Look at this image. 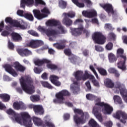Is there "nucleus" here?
<instances>
[{
  "instance_id": "38",
  "label": "nucleus",
  "mask_w": 127,
  "mask_h": 127,
  "mask_svg": "<svg viewBox=\"0 0 127 127\" xmlns=\"http://www.w3.org/2000/svg\"><path fill=\"white\" fill-rule=\"evenodd\" d=\"M23 16L25 18H26L27 19H28V20H30V21H33L34 19L33 15L30 13H26L24 14Z\"/></svg>"
},
{
  "instance_id": "6",
  "label": "nucleus",
  "mask_w": 127,
  "mask_h": 127,
  "mask_svg": "<svg viewBox=\"0 0 127 127\" xmlns=\"http://www.w3.org/2000/svg\"><path fill=\"white\" fill-rule=\"evenodd\" d=\"M92 39L97 44H104L106 42V37L99 32H96L93 34Z\"/></svg>"
},
{
  "instance_id": "49",
  "label": "nucleus",
  "mask_w": 127,
  "mask_h": 127,
  "mask_svg": "<svg viewBox=\"0 0 127 127\" xmlns=\"http://www.w3.org/2000/svg\"><path fill=\"white\" fill-rule=\"evenodd\" d=\"M55 127V126H54V124H52V123H50L49 122L46 121L44 123V126L43 127Z\"/></svg>"
},
{
  "instance_id": "64",
  "label": "nucleus",
  "mask_w": 127,
  "mask_h": 127,
  "mask_svg": "<svg viewBox=\"0 0 127 127\" xmlns=\"http://www.w3.org/2000/svg\"><path fill=\"white\" fill-rule=\"evenodd\" d=\"M41 77L44 80H47V79H48V77L47 76V73L46 72H44V73H43L41 75Z\"/></svg>"
},
{
  "instance_id": "63",
  "label": "nucleus",
  "mask_w": 127,
  "mask_h": 127,
  "mask_svg": "<svg viewBox=\"0 0 127 127\" xmlns=\"http://www.w3.org/2000/svg\"><path fill=\"white\" fill-rule=\"evenodd\" d=\"M2 36H8L9 35V32L7 31H4L1 33Z\"/></svg>"
},
{
  "instance_id": "27",
  "label": "nucleus",
  "mask_w": 127,
  "mask_h": 127,
  "mask_svg": "<svg viewBox=\"0 0 127 127\" xmlns=\"http://www.w3.org/2000/svg\"><path fill=\"white\" fill-rule=\"evenodd\" d=\"M62 22L66 26H71L73 24V21L65 16H64Z\"/></svg>"
},
{
  "instance_id": "37",
  "label": "nucleus",
  "mask_w": 127,
  "mask_h": 127,
  "mask_svg": "<svg viewBox=\"0 0 127 127\" xmlns=\"http://www.w3.org/2000/svg\"><path fill=\"white\" fill-rule=\"evenodd\" d=\"M89 126L91 127H101V126L99 125V124L97 123V122L94 119L90 120L89 122Z\"/></svg>"
},
{
  "instance_id": "41",
  "label": "nucleus",
  "mask_w": 127,
  "mask_h": 127,
  "mask_svg": "<svg viewBox=\"0 0 127 127\" xmlns=\"http://www.w3.org/2000/svg\"><path fill=\"white\" fill-rule=\"evenodd\" d=\"M30 100L34 103L35 102H38V101L40 100V96L38 95H32L30 97Z\"/></svg>"
},
{
  "instance_id": "35",
  "label": "nucleus",
  "mask_w": 127,
  "mask_h": 127,
  "mask_svg": "<svg viewBox=\"0 0 127 127\" xmlns=\"http://www.w3.org/2000/svg\"><path fill=\"white\" fill-rule=\"evenodd\" d=\"M47 66L49 69H51V70H54V71L56 70H60V67L54 64H48Z\"/></svg>"
},
{
  "instance_id": "5",
  "label": "nucleus",
  "mask_w": 127,
  "mask_h": 127,
  "mask_svg": "<svg viewBox=\"0 0 127 127\" xmlns=\"http://www.w3.org/2000/svg\"><path fill=\"white\" fill-rule=\"evenodd\" d=\"M71 94L67 90H63L56 94V98L53 100L55 104H64V97H69Z\"/></svg>"
},
{
  "instance_id": "40",
  "label": "nucleus",
  "mask_w": 127,
  "mask_h": 127,
  "mask_svg": "<svg viewBox=\"0 0 127 127\" xmlns=\"http://www.w3.org/2000/svg\"><path fill=\"white\" fill-rule=\"evenodd\" d=\"M113 99L115 104H122V103H123L122 98L118 95H115L113 97Z\"/></svg>"
},
{
  "instance_id": "10",
  "label": "nucleus",
  "mask_w": 127,
  "mask_h": 127,
  "mask_svg": "<svg viewBox=\"0 0 127 127\" xmlns=\"http://www.w3.org/2000/svg\"><path fill=\"white\" fill-rule=\"evenodd\" d=\"M44 43L43 41L39 40H32L27 44V46L28 47H30L33 49H36V48H38V47H40V46H42Z\"/></svg>"
},
{
  "instance_id": "15",
  "label": "nucleus",
  "mask_w": 127,
  "mask_h": 127,
  "mask_svg": "<svg viewBox=\"0 0 127 127\" xmlns=\"http://www.w3.org/2000/svg\"><path fill=\"white\" fill-rule=\"evenodd\" d=\"M50 80L53 85L56 87H60L61 86V82L59 80V77L55 75H51L50 76Z\"/></svg>"
},
{
  "instance_id": "11",
  "label": "nucleus",
  "mask_w": 127,
  "mask_h": 127,
  "mask_svg": "<svg viewBox=\"0 0 127 127\" xmlns=\"http://www.w3.org/2000/svg\"><path fill=\"white\" fill-rule=\"evenodd\" d=\"M5 22H6V23H9L11 25L13 24L15 27H19V28H20V29H25L26 28L25 26H24V25L20 24V23H19V22L13 20L12 18L9 17H7L5 19Z\"/></svg>"
},
{
  "instance_id": "14",
  "label": "nucleus",
  "mask_w": 127,
  "mask_h": 127,
  "mask_svg": "<svg viewBox=\"0 0 127 127\" xmlns=\"http://www.w3.org/2000/svg\"><path fill=\"white\" fill-rule=\"evenodd\" d=\"M3 68H4L6 72L9 73V74H11L13 77L17 76V73L12 68V66L11 64H5L3 65Z\"/></svg>"
},
{
  "instance_id": "50",
  "label": "nucleus",
  "mask_w": 127,
  "mask_h": 127,
  "mask_svg": "<svg viewBox=\"0 0 127 127\" xmlns=\"http://www.w3.org/2000/svg\"><path fill=\"white\" fill-rule=\"evenodd\" d=\"M42 71H43V69L41 67H35L34 68V71L36 74H40Z\"/></svg>"
},
{
  "instance_id": "23",
  "label": "nucleus",
  "mask_w": 127,
  "mask_h": 127,
  "mask_svg": "<svg viewBox=\"0 0 127 127\" xmlns=\"http://www.w3.org/2000/svg\"><path fill=\"white\" fill-rule=\"evenodd\" d=\"M33 122L37 127H43L44 126V122L42 121L40 118L34 117L33 118Z\"/></svg>"
},
{
  "instance_id": "21",
  "label": "nucleus",
  "mask_w": 127,
  "mask_h": 127,
  "mask_svg": "<svg viewBox=\"0 0 127 127\" xmlns=\"http://www.w3.org/2000/svg\"><path fill=\"white\" fill-rule=\"evenodd\" d=\"M11 39L13 41L15 42H19V41H21L22 40V37L21 36L15 32H13L11 34Z\"/></svg>"
},
{
  "instance_id": "61",
  "label": "nucleus",
  "mask_w": 127,
  "mask_h": 127,
  "mask_svg": "<svg viewBox=\"0 0 127 127\" xmlns=\"http://www.w3.org/2000/svg\"><path fill=\"white\" fill-rule=\"evenodd\" d=\"M71 1L75 4V5H77V6H78V7H80V3L79 2V0H71Z\"/></svg>"
},
{
  "instance_id": "46",
  "label": "nucleus",
  "mask_w": 127,
  "mask_h": 127,
  "mask_svg": "<svg viewBox=\"0 0 127 127\" xmlns=\"http://www.w3.org/2000/svg\"><path fill=\"white\" fill-rule=\"evenodd\" d=\"M42 85L43 87L47 88L48 89H53V86L51 84H49L48 82L44 81L42 82Z\"/></svg>"
},
{
  "instance_id": "29",
  "label": "nucleus",
  "mask_w": 127,
  "mask_h": 127,
  "mask_svg": "<svg viewBox=\"0 0 127 127\" xmlns=\"http://www.w3.org/2000/svg\"><path fill=\"white\" fill-rule=\"evenodd\" d=\"M34 63L37 66H42L45 63H50V61L47 59H43L42 60H38L35 61Z\"/></svg>"
},
{
  "instance_id": "9",
  "label": "nucleus",
  "mask_w": 127,
  "mask_h": 127,
  "mask_svg": "<svg viewBox=\"0 0 127 127\" xmlns=\"http://www.w3.org/2000/svg\"><path fill=\"white\" fill-rule=\"evenodd\" d=\"M113 117L120 120V122L123 123V124H126L127 123L126 120H127V115L126 113L122 111H117L116 114L113 115Z\"/></svg>"
},
{
  "instance_id": "33",
  "label": "nucleus",
  "mask_w": 127,
  "mask_h": 127,
  "mask_svg": "<svg viewBox=\"0 0 127 127\" xmlns=\"http://www.w3.org/2000/svg\"><path fill=\"white\" fill-rule=\"evenodd\" d=\"M71 34L74 36H79L80 35V27L72 28L71 29Z\"/></svg>"
},
{
  "instance_id": "13",
  "label": "nucleus",
  "mask_w": 127,
  "mask_h": 127,
  "mask_svg": "<svg viewBox=\"0 0 127 127\" xmlns=\"http://www.w3.org/2000/svg\"><path fill=\"white\" fill-rule=\"evenodd\" d=\"M75 115L73 116V121L75 124V127H80V109L76 108L73 109Z\"/></svg>"
},
{
  "instance_id": "54",
  "label": "nucleus",
  "mask_w": 127,
  "mask_h": 127,
  "mask_svg": "<svg viewBox=\"0 0 127 127\" xmlns=\"http://www.w3.org/2000/svg\"><path fill=\"white\" fill-rule=\"evenodd\" d=\"M37 30L40 32H43V33H45V32L46 31V29L41 26H39L37 28Z\"/></svg>"
},
{
  "instance_id": "32",
  "label": "nucleus",
  "mask_w": 127,
  "mask_h": 127,
  "mask_svg": "<svg viewBox=\"0 0 127 127\" xmlns=\"http://www.w3.org/2000/svg\"><path fill=\"white\" fill-rule=\"evenodd\" d=\"M1 100H2V102H4V103H7L9 102L10 100V96L6 93L2 94Z\"/></svg>"
},
{
  "instance_id": "43",
  "label": "nucleus",
  "mask_w": 127,
  "mask_h": 127,
  "mask_svg": "<svg viewBox=\"0 0 127 127\" xmlns=\"http://www.w3.org/2000/svg\"><path fill=\"white\" fill-rule=\"evenodd\" d=\"M69 60L70 62L73 64H76V63L78 61V59L75 56H71L69 58Z\"/></svg>"
},
{
  "instance_id": "60",
  "label": "nucleus",
  "mask_w": 127,
  "mask_h": 127,
  "mask_svg": "<svg viewBox=\"0 0 127 127\" xmlns=\"http://www.w3.org/2000/svg\"><path fill=\"white\" fill-rule=\"evenodd\" d=\"M3 27H4V22L2 21L0 23V32H1L3 30Z\"/></svg>"
},
{
  "instance_id": "39",
  "label": "nucleus",
  "mask_w": 127,
  "mask_h": 127,
  "mask_svg": "<svg viewBox=\"0 0 127 127\" xmlns=\"http://www.w3.org/2000/svg\"><path fill=\"white\" fill-rule=\"evenodd\" d=\"M97 69L98 70L99 73H100V75H102V76H107L108 75L107 70L104 68L102 67H97Z\"/></svg>"
},
{
  "instance_id": "26",
  "label": "nucleus",
  "mask_w": 127,
  "mask_h": 127,
  "mask_svg": "<svg viewBox=\"0 0 127 127\" xmlns=\"http://www.w3.org/2000/svg\"><path fill=\"white\" fill-rule=\"evenodd\" d=\"M125 51L122 48L118 49L117 52V55L118 58L124 59V60H127V56L124 55Z\"/></svg>"
},
{
  "instance_id": "18",
  "label": "nucleus",
  "mask_w": 127,
  "mask_h": 127,
  "mask_svg": "<svg viewBox=\"0 0 127 127\" xmlns=\"http://www.w3.org/2000/svg\"><path fill=\"white\" fill-rule=\"evenodd\" d=\"M82 15L83 16H85V17L91 18L94 16H97V12L94 9L83 11Z\"/></svg>"
},
{
  "instance_id": "48",
  "label": "nucleus",
  "mask_w": 127,
  "mask_h": 127,
  "mask_svg": "<svg viewBox=\"0 0 127 127\" xmlns=\"http://www.w3.org/2000/svg\"><path fill=\"white\" fill-rule=\"evenodd\" d=\"M108 37L110 39H111V40H116L117 36H116V34L113 32H111L108 34Z\"/></svg>"
},
{
  "instance_id": "36",
  "label": "nucleus",
  "mask_w": 127,
  "mask_h": 127,
  "mask_svg": "<svg viewBox=\"0 0 127 127\" xmlns=\"http://www.w3.org/2000/svg\"><path fill=\"white\" fill-rule=\"evenodd\" d=\"M108 59L110 63H114V62H116V61H117V58L116 57V56L112 53L108 55Z\"/></svg>"
},
{
  "instance_id": "47",
  "label": "nucleus",
  "mask_w": 127,
  "mask_h": 127,
  "mask_svg": "<svg viewBox=\"0 0 127 127\" xmlns=\"http://www.w3.org/2000/svg\"><path fill=\"white\" fill-rule=\"evenodd\" d=\"M28 33L33 36H35V37H38L39 36V35L37 32L32 30L28 31Z\"/></svg>"
},
{
  "instance_id": "1",
  "label": "nucleus",
  "mask_w": 127,
  "mask_h": 127,
  "mask_svg": "<svg viewBox=\"0 0 127 127\" xmlns=\"http://www.w3.org/2000/svg\"><path fill=\"white\" fill-rule=\"evenodd\" d=\"M86 97V99L89 101L95 100V106L93 108L92 114L100 123L103 122V116L101 114V112L105 115H111L113 113L114 109L112 106L107 103L101 102V99L95 95L88 94Z\"/></svg>"
},
{
  "instance_id": "44",
  "label": "nucleus",
  "mask_w": 127,
  "mask_h": 127,
  "mask_svg": "<svg viewBox=\"0 0 127 127\" xmlns=\"http://www.w3.org/2000/svg\"><path fill=\"white\" fill-rule=\"evenodd\" d=\"M53 46L59 50L64 49L65 48V45H61L59 43L54 44Z\"/></svg>"
},
{
  "instance_id": "34",
  "label": "nucleus",
  "mask_w": 127,
  "mask_h": 127,
  "mask_svg": "<svg viewBox=\"0 0 127 127\" xmlns=\"http://www.w3.org/2000/svg\"><path fill=\"white\" fill-rule=\"evenodd\" d=\"M15 68L17 71H20V72H24L25 70V67L21 65L18 63H16L15 64Z\"/></svg>"
},
{
  "instance_id": "53",
  "label": "nucleus",
  "mask_w": 127,
  "mask_h": 127,
  "mask_svg": "<svg viewBox=\"0 0 127 127\" xmlns=\"http://www.w3.org/2000/svg\"><path fill=\"white\" fill-rule=\"evenodd\" d=\"M95 50L97 51L98 52H102L104 51V48L103 47L99 46H95Z\"/></svg>"
},
{
  "instance_id": "2",
  "label": "nucleus",
  "mask_w": 127,
  "mask_h": 127,
  "mask_svg": "<svg viewBox=\"0 0 127 127\" xmlns=\"http://www.w3.org/2000/svg\"><path fill=\"white\" fill-rule=\"evenodd\" d=\"M8 115L13 116L15 119V121L20 125H24L26 127H32L31 123V118L30 116L27 113H23L21 114V117L15 113L11 109H9L6 111Z\"/></svg>"
},
{
  "instance_id": "17",
  "label": "nucleus",
  "mask_w": 127,
  "mask_h": 127,
  "mask_svg": "<svg viewBox=\"0 0 127 127\" xmlns=\"http://www.w3.org/2000/svg\"><path fill=\"white\" fill-rule=\"evenodd\" d=\"M33 109L35 115H40V116H41L44 114V109H43V107L41 105H34L33 107Z\"/></svg>"
},
{
  "instance_id": "58",
  "label": "nucleus",
  "mask_w": 127,
  "mask_h": 127,
  "mask_svg": "<svg viewBox=\"0 0 127 127\" xmlns=\"http://www.w3.org/2000/svg\"><path fill=\"white\" fill-rule=\"evenodd\" d=\"M104 126L107 127H112L113 126V122H112V121L108 122L104 124Z\"/></svg>"
},
{
  "instance_id": "56",
  "label": "nucleus",
  "mask_w": 127,
  "mask_h": 127,
  "mask_svg": "<svg viewBox=\"0 0 127 127\" xmlns=\"http://www.w3.org/2000/svg\"><path fill=\"white\" fill-rule=\"evenodd\" d=\"M64 53L65 54V55H67V56H70L71 54H72L71 50L69 49H65L64 50Z\"/></svg>"
},
{
  "instance_id": "22",
  "label": "nucleus",
  "mask_w": 127,
  "mask_h": 127,
  "mask_svg": "<svg viewBox=\"0 0 127 127\" xmlns=\"http://www.w3.org/2000/svg\"><path fill=\"white\" fill-rule=\"evenodd\" d=\"M80 124H85L87 119L89 118V115L87 113H84L82 110H80Z\"/></svg>"
},
{
  "instance_id": "59",
  "label": "nucleus",
  "mask_w": 127,
  "mask_h": 127,
  "mask_svg": "<svg viewBox=\"0 0 127 127\" xmlns=\"http://www.w3.org/2000/svg\"><path fill=\"white\" fill-rule=\"evenodd\" d=\"M41 12H43V13H47V14L50 13L49 10L46 7H44L43 9H42Z\"/></svg>"
},
{
  "instance_id": "25",
  "label": "nucleus",
  "mask_w": 127,
  "mask_h": 127,
  "mask_svg": "<svg viewBox=\"0 0 127 127\" xmlns=\"http://www.w3.org/2000/svg\"><path fill=\"white\" fill-rule=\"evenodd\" d=\"M126 61H127V60L120 59V61L117 64L118 67L119 68V69H121V70L125 71L126 69Z\"/></svg>"
},
{
  "instance_id": "4",
  "label": "nucleus",
  "mask_w": 127,
  "mask_h": 127,
  "mask_svg": "<svg viewBox=\"0 0 127 127\" xmlns=\"http://www.w3.org/2000/svg\"><path fill=\"white\" fill-rule=\"evenodd\" d=\"M104 84L105 86L108 88H113L114 92L116 93V94H118L120 93V92L121 94V91H123L126 88L125 85L121 84L120 82H117L114 84V82L109 78H107L105 80Z\"/></svg>"
},
{
  "instance_id": "8",
  "label": "nucleus",
  "mask_w": 127,
  "mask_h": 127,
  "mask_svg": "<svg viewBox=\"0 0 127 127\" xmlns=\"http://www.w3.org/2000/svg\"><path fill=\"white\" fill-rule=\"evenodd\" d=\"M76 81H74L73 84L75 86L73 87V94H78L79 92V81H80V70H77L74 72L73 74Z\"/></svg>"
},
{
  "instance_id": "57",
  "label": "nucleus",
  "mask_w": 127,
  "mask_h": 127,
  "mask_svg": "<svg viewBox=\"0 0 127 127\" xmlns=\"http://www.w3.org/2000/svg\"><path fill=\"white\" fill-rule=\"evenodd\" d=\"M64 121H68L70 119V114L68 113H65L64 115Z\"/></svg>"
},
{
  "instance_id": "20",
  "label": "nucleus",
  "mask_w": 127,
  "mask_h": 127,
  "mask_svg": "<svg viewBox=\"0 0 127 127\" xmlns=\"http://www.w3.org/2000/svg\"><path fill=\"white\" fill-rule=\"evenodd\" d=\"M18 54L21 56H29V55H31L32 53L31 51H29L27 49H19L17 50Z\"/></svg>"
},
{
  "instance_id": "7",
  "label": "nucleus",
  "mask_w": 127,
  "mask_h": 127,
  "mask_svg": "<svg viewBox=\"0 0 127 127\" xmlns=\"http://www.w3.org/2000/svg\"><path fill=\"white\" fill-rule=\"evenodd\" d=\"M36 4H45V2L42 0H35ZM34 0H21L20 6L23 8H25V5L27 6L33 5Z\"/></svg>"
},
{
  "instance_id": "51",
  "label": "nucleus",
  "mask_w": 127,
  "mask_h": 127,
  "mask_svg": "<svg viewBox=\"0 0 127 127\" xmlns=\"http://www.w3.org/2000/svg\"><path fill=\"white\" fill-rule=\"evenodd\" d=\"M113 46H114V45L113 44V43L110 42L106 45V48L107 50H109V51L112 50L113 49Z\"/></svg>"
},
{
  "instance_id": "55",
  "label": "nucleus",
  "mask_w": 127,
  "mask_h": 127,
  "mask_svg": "<svg viewBox=\"0 0 127 127\" xmlns=\"http://www.w3.org/2000/svg\"><path fill=\"white\" fill-rule=\"evenodd\" d=\"M105 28L106 29H110V30H112L114 29L113 26H112V24H105Z\"/></svg>"
},
{
  "instance_id": "12",
  "label": "nucleus",
  "mask_w": 127,
  "mask_h": 127,
  "mask_svg": "<svg viewBox=\"0 0 127 127\" xmlns=\"http://www.w3.org/2000/svg\"><path fill=\"white\" fill-rule=\"evenodd\" d=\"M87 79H89L91 80L92 83L93 84L94 86L95 87H100V83L99 81L95 78V76L92 74H89L88 73H85L84 76L82 78V79L85 81Z\"/></svg>"
},
{
  "instance_id": "3",
  "label": "nucleus",
  "mask_w": 127,
  "mask_h": 127,
  "mask_svg": "<svg viewBox=\"0 0 127 127\" xmlns=\"http://www.w3.org/2000/svg\"><path fill=\"white\" fill-rule=\"evenodd\" d=\"M21 87L25 93L29 95H32L35 92L33 86V80L30 77H21L20 79Z\"/></svg>"
},
{
  "instance_id": "24",
  "label": "nucleus",
  "mask_w": 127,
  "mask_h": 127,
  "mask_svg": "<svg viewBox=\"0 0 127 127\" xmlns=\"http://www.w3.org/2000/svg\"><path fill=\"white\" fill-rule=\"evenodd\" d=\"M101 6L108 12V13H114V10L113 9V6L110 4H100Z\"/></svg>"
},
{
  "instance_id": "42",
  "label": "nucleus",
  "mask_w": 127,
  "mask_h": 127,
  "mask_svg": "<svg viewBox=\"0 0 127 127\" xmlns=\"http://www.w3.org/2000/svg\"><path fill=\"white\" fill-rule=\"evenodd\" d=\"M59 6L61 8H66L67 6V2L63 0H60L59 2Z\"/></svg>"
},
{
  "instance_id": "28",
  "label": "nucleus",
  "mask_w": 127,
  "mask_h": 127,
  "mask_svg": "<svg viewBox=\"0 0 127 127\" xmlns=\"http://www.w3.org/2000/svg\"><path fill=\"white\" fill-rule=\"evenodd\" d=\"M45 33L48 37H50V36H55V35H57V32H56L55 30L50 29H46Z\"/></svg>"
},
{
  "instance_id": "31",
  "label": "nucleus",
  "mask_w": 127,
  "mask_h": 127,
  "mask_svg": "<svg viewBox=\"0 0 127 127\" xmlns=\"http://www.w3.org/2000/svg\"><path fill=\"white\" fill-rule=\"evenodd\" d=\"M63 15L64 16L68 17L69 18H74L75 16H76V13L73 11H69L67 13L64 12L63 13Z\"/></svg>"
},
{
  "instance_id": "19",
  "label": "nucleus",
  "mask_w": 127,
  "mask_h": 127,
  "mask_svg": "<svg viewBox=\"0 0 127 127\" xmlns=\"http://www.w3.org/2000/svg\"><path fill=\"white\" fill-rule=\"evenodd\" d=\"M33 13L34 16H35L37 19H42L43 18H44V17H46V16H47L46 14L41 13L40 10L38 9H34L33 10Z\"/></svg>"
},
{
  "instance_id": "52",
  "label": "nucleus",
  "mask_w": 127,
  "mask_h": 127,
  "mask_svg": "<svg viewBox=\"0 0 127 127\" xmlns=\"http://www.w3.org/2000/svg\"><path fill=\"white\" fill-rule=\"evenodd\" d=\"M8 47L9 49H10L11 50H13V49H14V45H13V43L10 42V41H8Z\"/></svg>"
},
{
  "instance_id": "62",
  "label": "nucleus",
  "mask_w": 127,
  "mask_h": 127,
  "mask_svg": "<svg viewBox=\"0 0 127 127\" xmlns=\"http://www.w3.org/2000/svg\"><path fill=\"white\" fill-rule=\"evenodd\" d=\"M116 70H117L115 68L110 67L108 69V72H109V73L114 74Z\"/></svg>"
},
{
  "instance_id": "45",
  "label": "nucleus",
  "mask_w": 127,
  "mask_h": 127,
  "mask_svg": "<svg viewBox=\"0 0 127 127\" xmlns=\"http://www.w3.org/2000/svg\"><path fill=\"white\" fill-rule=\"evenodd\" d=\"M89 68L90 70H91V71L93 72V74H94L95 77H96V78L98 80H100V77H99V75H98V73L97 72V71H96V70H95V68H94V66L91 65H90Z\"/></svg>"
},
{
  "instance_id": "16",
  "label": "nucleus",
  "mask_w": 127,
  "mask_h": 127,
  "mask_svg": "<svg viewBox=\"0 0 127 127\" xmlns=\"http://www.w3.org/2000/svg\"><path fill=\"white\" fill-rule=\"evenodd\" d=\"M13 107L14 110H26V106L22 102H15L13 104Z\"/></svg>"
},
{
  "instance_id": "30",
  "label": "nucleus",
  "mask_w": 127,
  "mask_h": 127,
  "mask_svg": "<svg viewBox=\"0 0 127 127\" xmlns=\"http://www.w3.org/2000/svg\"><path fill=\"white\" fill-rule=\"evenodd\" d=\"M47 24L49 26H57L60 25V22L56 20H50L47 21Z\"/></svg>"
}]
</instances>
